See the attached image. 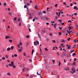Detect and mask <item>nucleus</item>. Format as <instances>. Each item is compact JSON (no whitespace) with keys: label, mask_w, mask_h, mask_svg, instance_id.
<instances>
[{"label":"nucleus","mask_w":78,"mask_h":78,"mask_svg":"<svg viewBox=\"0 0 78 78\" xmlns=\"http://www.w3.org/2000/svg\"><path fill=\"white\" fill-rule=\"evenodd\" d=\"M72 71H73L72 72V71H70V73H72V74H73V73H75V69H74L73 68L72 69Z\"/></svg>","instance_id":"1"},{"label":"nucleus","mask_w":78,"mask_h":78,"mask_svg":"<svg viewBox=\"0 0 78 78\" xmlns=\"http://www.w3.org/2000/svg\"><path fill=\"white\" fill-rule=\"evenodd\" d=\"M11 64L12 65V66L13 67H14V68H16V66L14 65V62H11Z\"/></svg>","instance_id":"2"},{"label":"nucleus","mask_w":78,"mask_h":78,"mask_svg":"<svg viewBox=\"0 0 78 78\" xmlns=\"http://www.w3.org/2000/svg\"><path fill=\"white\" fill-rule=\"evenodd\" d=\"M73 8H74V10H78V8H77V7H76V6H74Z\"/></svg>","instance_id":"3"},{"label":"nucleus","mask_w":78,"mask_h":78,"mask_svg":"<svg viewBox=\"0 0 78 78\" xmlns=\"http://www.w3.org/2000/svg\"><path fill=\"white\" fill-rule=\"evenodd\" d=\"M70 69V68L68 66L67 67H66L65 68V70H69Z\"/></svg>","instance_id":"4"},{"label":"nucleus","mask_w":78,"mask_h":78,"mask_svg":"<svg viewBox=\"0 0 78 78\" xmlns=\"http://www.w3.org/2000/svg\"><path fill=\"white\" fill-rule=\"evenodd\" d=\"M22 50V47H20V49L19 50V51L20 52H21Z\"/></svg>","instance_id":"5"},{"label":"nucleus","mask_w":78,"mask_h":78,"mask_svg":"<svg viewBox=\"0 0 78 78\" xmlns=\"http://www.w3.org/2000/svg\"><path fill=\"white\" fill-rule=\"evenodd\" d=\"M9 38H10V37H9V36H6L5 38V39H9Z\"/></svg>","instance_id":"6"},{"label":"nucleus","mask_w":78,"mask_h":78,"mask_svg":"<svg viewBox=\"0 0 78 78\" xmlns=\"http://www.w3.org/2000/svg\"><path fill=\"white\" fill-rule=\"evenodd\" d=\"M34 49H32V50L31 55H33V53H34Z\"/></svg>","instance_id":"7"},{"label":"nucleus","mask_w":78,"mask_h":78,"mask_svg":"<svg viewBox=\"0 0 78 78\" xmlns=\"http://www.w3.org/2000/svg\"><path fill=\"white\" fill-rule=\"evenodd\" d=\"M11 50V48H7V51H9V50Z\"/></svg>","instance_id":"8"},{"label":"nucleus","mask_w":78,"mask_h":78,"mask_svg":"<svg viewBox=\"0 0 78 78\" xmlns=\"http://www.w3.org/2000/svg\"><path fill=\"white\" fill-rule=\"evenodd\" d=\"M44 19H45L46 20H48V18L47 17H44Z\"/></svg>","instance_id":"9"},{"label":"nucleus","mask_w":78,"mask_h":78,"mask_svg":"<svg viewBox=\"0 0 78 78\" xmlns=\"http://www.w3.org/2000/svg\"><path fill=\"white\" fill-rule=\"evenodd\" d=\"M26 38H29L30 37V36L29 35H27L26 36Z\"/></svg>","instance_id":"10"},{"label":"nucleus","mask_w":78,"mask_h":78,"mask_svg":"<svg viewBox=\"0 0 78 78\" xmlns=\"http://www.w3.org/2000/svg\"><path fill=\"white\" fill-rule=\"evenodd\" d=\"M27 27L28 28H30V27H31V26H30V24H28L27 25Z\"/></svg>","instance_id":"11"},{"label":"nucleus","mask_w":78,"mask_h":78,"mask_svg":"<svg viewBox=\"0 0 78 78\" xmlns=\"http://www.w3.org/2000/svg\"><path fill=\"white\" fill-rule=\"evenodd\" d=\"M8 14H9V16H11V12H9L8 13Z\"/></svg>","instance_id":"12"},{"label":"nucleus","mask_w":78,"mask_h":78,"mask_svg":"<svg viewBox=\"0 0 78 78\" xmlns=\"http://www.w3.org/2000/svg\"><path fill=\"white\" fill-rule=\"evenodd\" d=\"M13 48H14V47L13 46H12L11 47V50H13Z\"/></svg>","instance_id":"13"},{"label":"nucleus","mask_w":78,"mask_h":78,"mask_svg":"<svg viewBox=\"0 0 78 78\" xmlns=\"http://www.w3.org/2000/svg\"><path fill=\"white\" fill-rule=\"evenodd\" d=\"M61 46H62L63 47H64V44H61Z\"/></svg>","instance_id":"14"},{"label":"nucleus","mask_w":78,"mask_h":78,"mask_svg":"<svg viewBox=\"0 0 78 78\" xmlns=\"http://www.w3.org/2000/svg\"><path fill=\"white\" fill-rule=\"evenodd\" d=\"M21 23L20 22L19 23V27H21Z\"/></svg>","instance_id":"15"},{"label":"nucleus","mask_w":78,"mask_h":78,"mask_svg":"<svg viewBox=\"0 0 78 78\" xmlns=\"http://www.w3.org/2000/svg\"><path fill=\"white\" fill-rule=\"evenodd\" d=\"M63 5H65L66 6V5H67L66 4V2H63Z\"/></svg>","instance_id":"16"},{"label":"nucleus","mask_w":78,"mask_h":78,"mask_svg":"<svg viewBox=\"0 0 78 78\" xmlns=\"http://www.w3.org/2000/svg\"><path fill=\"white\" fill-rule=\"evenodd\" d=\"M26 5H27V6H30V4H29V3H27L26 4Z\"/></svg>","instance_id":"17"},{"label":"nucleus","mask_w":78,"mask_h":78,"mask_svg":"<svg viewBox=\"0 0 78 78\" xmlns=\"http://www.w3.org/2000/svg\"><path fill=\"white\" fill-rule=\"evenodd\" d=\"M72 32V31H69L68 32V33H69V34H70V33Z\"/></svg>","instance_id":"18"},{"label":"nucleus","mask_w":78,"mask_h":78,"mask_svg":"<svg viewBox=\"0 0 78 78\" xmlns=\"http://www.w3.org/2000/svg\"><path fill=\"white\" fill-rule=\"evenodd\" d=\"M52 61L53 62L52 63L53 64H54L55 63V60H52Z\"/></svg>","instance_id":"19"},{"label":"nucleus","mask_w":78,"mask_h":78,"mask_svg":"<svg viewBox=\"0 0 78 78\" xmlns=\"http://www.w3.org/2000/svg\"><path fill=\"white\" fill-rule=\"evenodd\" d=\"M7 75H9V76H10V75H11V74H10V73H9L7 74Z\"/></svg>","instance_id":"20"},{"label":"nucleus","mask_w":78,"mask_h":78,"mask_svg":"<svg viewBox=\"0 0 78 78\" xmlns=\"http://www.w3.org/2000/svg\"><path fill=\"white\" fill-rule=\"evenodd\" d=\"M76 55V54H75V53H73L72 55V56H74V55Z\"/></svg>","instance_id":"21"},{"label":"nucleus","mask_w":78,"mask_h":78,"mask_svg":"<svg viewBox=\"0 0 78 78\" xmlns=\"http://www.w3.org/2000/svg\"><path fill=\"white\" fill-rule=\"evenodd\" d=\"M36 42L37 44H39V42L37 41Z\"/></svg>","instance_id":"22"},{"label":"nucleus","mask_w":78,"mask_h":78,"mask_svg":"<svg viewBox=\"0 0 78 78\" xmlns=\"http://www.w3.org/2000/svg\"><path fill=\"white\" fill-rule=\"evenodd\" d=\"M14 56H15V57H17V54H14Z\"/></svg>","instance_id":"23"},{"label":"nucleus","mask_w":78,"mask_h":78,"mask_svg":"<svg viewBox=\"0 0 78 78\" xmlns=\"http://www.w3.org/2000/svg\"><path fill=\"white\" fill-rule=\"evenodd\" d=\"M70 46H69L68 47V49H70Z\"/></svg>","instance_id":"24"},{"label":"nucleus","mask_w":78,"mask_h":78,"mask_svg":"<svg viewBox=\"0 0 78 78\" xmlns=\"http://www.w3.org/2000/svg\"><path fill=\"white\" fill-rule=\"evenodd\" d=\"M32 18H33V17H32V16H30L29 17V19H32Z\"/></svg>","instance_id":"25"},{"label":"nucleus","mask_w":78,"mask_h":78,"mask_svg":"<svg viewBox=\"0 0 78 78\" xmlns=\"http://www.w3.org/2000/svg\"><path fill=\"white\" fill-rule=\"evenodd\" d=\"M5 49H2V52H4L5 51Z\"/></svg>","instance_id":"26"},{"label":"nucleus","mask_w":78,"mask_h":78,"mask_svg":"<svg viewBox=\"0 0 78 78\" xmlns=\"http://www.w3.org/2000/svg\"><path fill=\"white\" fill-rule=\"evenodd\" d=\"M5 57L6 58H8V56L7 55H5Z\"/></svg>","instance_id":"27"},{"label":"nucleus","mask_w":78,"mask_h":78,"mask_svg":"<svg viewBox=\"0 0 78 78\" xmlns=\"http://www.w3.org/2000/svg\"><path fill=\"white\" fill-rule=\"evenodd\" d=\"M36 44V42H34V45H37V44Z\"/></svg>","instance_id":"28"},{"label":"nucleus","mask_w":78,"mask_h":78,"mask_svg":"<svg viewBox=\"0 0 78 78\" xmlns=\"http://www.w3.org/2000/svg\"><path fill=\"white\" fill-rule=\"evenodd\" d=\"M9 42L10 43H11V42H12V41L11 40H9Z\"/></svg>","instance_id":"29"},{"label":"nucleus","mask_w":78,"mask_h":78,"mask_svg":"<svg viewBox=\"0 0 78 78\" xmlns=\"http://www.w3.org/2000/svg\"><path fill=\"white\" fill-rule=\"evenodd\" d=\"M19 44L20 45H21V46L22 45V43H20Z\"/></svg>","instance_id":"30"},{"label":"nucleus","mask_w":78,"mask_h":78,"mask_svg":"<svg viewBox=\"0 0 78 78\" xmlns=\"http://www.w3.org/2000/svg\"><path fill=\"white\" fill-rule=\"evenodd\" d=\"M73 15H75V16H76L77 15V13H74Z\"/></svg>","instance_id":"31"},{"label":"nucleus","mask_w":78,"mask_h":78,"mask_svg":"<svg viewBox=\"0 0 78 78\" xmlns=\"http://www.w3.org/2000/svg\"><path fill=\"white\" fill-rule=\"evenodd\" d=\"M28 30H29L30 32H31V29H30V28H29Z\"/></svg>","instance_id":"32"},{"label":"nucleus","mask_w":78,"mask_h":78,"mask_svg":"<svg viewBox=\"0 0 78 78\" xmlns=\"http://www.w3.org/2000/svg\"><path fill=\"white\" fill-rule=\"evenodd\" d=\"M52 42H53L54 43H56V41H55V40H52Z\"/></svg>","instance_id":"33"},{"label":"nucleus","mask_w":78,"mask_h":78,"mask_svg":"<svg viewBox=\"0 0 78 78\" xmlns=\"http://www.w3.org/2000/svg\"><path fill=\"white\" fill-rule=\"evenodd\" d=\"M68 22H70V23H72V21H71V20H69L68 21Z\"/></svg>","instance_id":"34"},{"label":"nucleus","mask_w":78,"mask_h":78,"mask_svg":"<svg viewBox=\"0 0 78 78\" xmlns=\"http://www.w3.org/2000/svg\"><path fill=\"white\" fill-rule=\"evenodd\" d=\"M6 3H4V4H3V5L4 6H6Z\"/></svg>","instance_id":"35"},{"label":"nucleus","mask_w":78,"mask_h":78,"mask_svg":"<svg viewBox=\"0 0 78 78\" xmlns=\"http://www.w3.org/2000/svg\"><path fill=\"white\" fill-rule=\"evenodd\" d=\"M23 70V72H24L25 71V68H24L22 69Z\"/></svg>","instance_id":"36"},{"label":"nucleus","mask_w":78,"mask_h":78,"mask_svg":"<svg viewBox=\"0 0 78 78\" xmlns=\"http://www.w3.org/2000/svg\"><path fill=\"white\" fill-rule=\"evenodd\" d=\"M35 9H37V5H36L35 6Z\"/></svg>","instance_id":"37"},{"label":"nucleus","mask_w":78,"mask_h":78,"mask_svg":"<svg viewBox=\"0 0 78 78\" xmlns=\"http://www.w3.org/2000/svg\"><path fill=\"white\" fill-rule=\"evenodd\" d=\"M2 60H4V59H5V58L4 57H2Z\"/></svg>","instance_id":"38"},{"label":"nucleus","mask_w":78,"mask_h":78,"mask_svg":"<svg viewBox=\"0 0 78 78\" xmlns=\"http://www.w3.org/2000/svg\"><path fill=\"white\" fill-rule=\"evenodd\" d=\"M27 8V5H25L24 6V8Z\"/></svg>","instance_id":"39"},{"label":"nucleus","mask_w":78,"mask_h":78,"mask_svg":"<svg viewBox=\"0 0 78 78\" xmlns=\"http://www.w3.org/2000/svg\"><path fill=\"white\" fill-rule=\"evenodd\" d=\"M37 75H41V74H39L38 73V72H37Z\"/></svg>","instance_id":"40"},{"label":"nucleus","mask_w":78,"mask_h":78,"mask_svg":"<svg viewBox=\"0 0 78 78\" xmlns=\"http://www.w3.org/2000/svg\"><path fill=\"white\" fill-rule=\"evenodd\" d=\"M57 6H58V4H56L55 5V7H57Z\"/></svg>","instance_id":"41"},{"label":"nucleus","mask_w":78,"mask_h":78,"mask_svg":"<svg viewBox=\"0 0 78 78\" xmlns=\"http://www.w3.org/2000/svg\"><path fill=\"white\" fill-rule=\"evenodd\" d=\"M29 61H30V62H32V60L31 59H29Z\"/></svg>","instance_id":"42"},{"label":"nucleus","mask_w":78,"mask_h":78,"mask_svg":"<svg viewBox=\"0 0 78 78\" xmlns=\"http://www.w3.org/2000/svg\"><path fill=\"white\" fill-rule=\"evenodd\" d=\"M70 5L71 6H73V4H72V3H71Z\"/></svg>","instance_id":"43"},{"label":"nucleus","mask_w":78,"mask_h":78,"mask_svg":"<svg viewBox=\"0 0 78 78\" xmlns=\"http://www.w3.org/2000/svg\"><path fill=\"white\" fill-rule=\"evenodd\" d=\"M43 12L44 13V14H45L46 13V12L45 11H43Z\"/></svg>","instance_id":"44"},{"label":"nucleus","mask_w":78,"mask_h":78,"mask_svg":"<svg viewBox=\"0 0 78 78\" xmlns=\"http://www.w3.org/2000/svg\"><path fill=\"white\" fill-rule=\"evenodd\" d=\"M14 20H17V19H16V17H15L14 18Z\"/></svg>","instance_id":"45"},{"label":"nucleus","mask_w":78,"mask_h":78,"mask_svg":"<svg viewBox=\"0 0 78 78\" xmlns=\"http://www.w3.org/2000/svg\"><path fill=\"white\" fill-rule=\"evenodd\" d=\"M9 66H12V65L11 64H9Z\"/></svg>","instance_id":"46"},{"label":"nucleus","mask_w":78,"mask_h":78,"mask_svg":"<svg viewBox=\"0 0 78 78\" xmlns=\"http://www.w3.org/2000/svg\"><path fill=\"white\" fill-rule=\"evenodd\" d=\"M24 55L25 56H26V53H25V52L24 53Z\"/></svg>","instance_id":"47"},{"label":"nucleus","mask_w":78,"mask_h":78,"mask_svg":"<svg viewBox=\"0 0 78 78\" xmlns=\"http://www.w3.org/2000/svg\"><path fill=\"white\" fill-rule=\"evenodd\" d=\"M33 76L31 75V76H30V78H33Z\"/></svg>","instance_id":"48"},{"label":"nucleus","mask_w":78,"mask_h":78,"mask_svg":"<svg viewBox=\"0 0 78 78\" xmlns=\"http://www.w3.org/2000/svg\"><path fill=\"white\" fill-rule=\"evenodd\" d=\"M76 28H78V25H76Z\"/></svg>","instance_id":"49"},{"label":"nucleus","mask_w":78,"mask_h":78,"mask_svg":"<svg viewBox=\"0 0 78 78\" xmlns=\"http://www.w3.org/2000/svg\"><path fill=\"white\" fill-rule=\"evenodd\" d=\"M70 39V38H69L68 39V41H69Z\"/></svg>","instance_id":"50"},{"label":"nucleus","mask_w":78,"mask_h":78,"mask_svg":"<svg viewBox=\"0 0 78 78\" xmlns=\"http://www.w3.org/2000/svg\"><path fill=\"white\" fill-rule=\"evenodd\" d=\"M45 50L46 51H48V49H47V48H45Z\"/></svg>","instance_id":"51"},{"label":"nucleus","mask_w":78,"mask_h":78,"mask_svg":"<svg viewBox=\"0 0 78 78\" xmlns=\"http://www.w3.org/2000/svg\"><path fill=\"white\" fill-rule=\"evenodd\" d=\"M73 65H75V62H74L73 63Z\"/></svg>","instance_id":"52"},{"label":"nucleus","mask_w":78,"mask_h":78,"mask_svg":"<svg viewBox=\"0 0 78 78\" xmlns=\"http://www.w3.org/2000/svg\"><path fill=\"white\" fill-rule=\"evenodd\" d=\"M58 66H61V63L60 62L58 63Z\"/></svg>","instance_id":"53"},{"label":"nucleus","mask_w":78,"mask_h":78,"mask_svg":"<svg viewBox=\"0 0 78 78\" xmlns=\"http://www.w3.org/2000/svg\"><path fill=\"white\" fill-rule=\"evenodd\" d=\"M18 46L19 48H20V45H19V44H18Z\"/></svg>","instance_id":"54"},{"label":"nucleus","mask_w":78,"mask_h":78,"mask_svg":"<svg viewBox=\"0 0 78 78\" xmlns=\"http://www.w3.org/2000/svg\"><path fill=\"white\" fill-rule=\"evenodd\" d=\"M51 23H55V21H53V22H52V21H51Z\"/></svg>","instance_id":"55"},{"label":"nucleus","mask_w":78,"mask_h":78,"mask_svg":"<svg viewBox=\"0 0 78 78\" xmlns=\"http://www.w3.org/2000/svg\"><path fill=\"white\" fill-rule=\"evenodd\" d=\"M7 62H10V61H9V60H7Z\"/></svg>","instance_id":"56"},{"label":"nucleus","mask_w":78,"mask_h":78,"mask_svg":"<svg viewBox=\"0 0 78 78\" xmlns=\"http://www.w3.org/2000/svg\"><path fill=\"white\" fill-rule=\"evenodd\" d=\"M33 22H34L35 21V19H34L33 20Z\"/></svg>","instance_id":"57"},{"label":"nucleus","mask_w":78,"mask_h":78,"mask_svg":"<svg viewBox=\"0 0 78 78\" xmlns=\"http://www.w3.org/2000/svg\"><path fill=\"white\" fill-rule=\"evenodd\" d=\"M10 8L8 9V11H10Z\"/></svg>","instance_id":"58"},{"label":"nucleus","mask_w":78,"mask_h":78,"mask_svg":"<svg viewBox=\"0 0 78 78\" xmlns=\"http://www.w3.org/2000/svg\"><path fill=\"white\" fill-rule=\"evenodd\" d=\"M62 27H59V30H61V29H62Z\"/></svg>","instance_id":"59"},{"label":"nucleus","mask_w":78,"mask_h":78,"mask_svg":"<svg viewBox=\"0 0 78 78\" xmlns=\"http://www.w3.org/2000/svg\"><path fill=\"white\" fill-rule=\"evenodd\" d=\"M30 3H32V1L30 0Z\"/></svg>","instance_id":"60"},{"label":"nucleus","mask_w":78,"mask_h":78,"mask_svg":"<svg viewBox=\"0 0 78 78\" xmlns=\"http://www.w3.org/2000/svg\"><path fill=\"white\" fill-rule=\"evenodd\" d=\"M58 19V16L55 17V19Z\"/></svg>","instance_id":"61"},{"label":"nucleus","mask_w":78,"mask_h":78,"mask_svg":"<svg viewBox=\"0 0 78 78\" xmlns=\"http://www.w3.org/2000/svg\"><path fill=\"white\" fill-rule=\"evenodd\" d=\"M64 62H66V59H64Z\"/></svg>","instance_id":"62"},{"label":"nucleus","mask_w":78,"mask_h":78,"mask_svg":"<svg viewBox=\"0 0 78 78\" xmlns=\"http://www.w3.org/2000/svg\"><path fill=\"white\" fill-rule=\"evenodd\" d=\"M59 35H61V33H60V32L59 33Z\"/></svg>","instance_id":"63"},{"label":"nucleus","mask_w":78,"mask_h":78,"mask_svg":"<svg viewBox=\"0 0 78 78\" xmlns=\"http://www.w3.org/2000/svg\"><path fill=\"white\" fill-rule=\"evenodd\" d=\"M56 14L57 16H58V12H56Z\"/></svg>","instance_id":"64"}]
</instances>
